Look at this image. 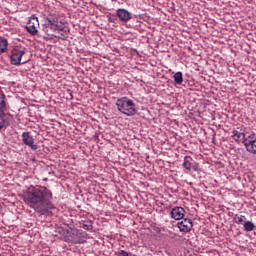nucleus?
I'll use <instances>...</instances> for the list:
<instances>
[{
    "instance_id": "nucleus-4",
    "label": "nucleus",
    "mask_w": 256,
    "mask_h": 256,
    "mask_svg": "<svg viewBox=\"0 0 256 256\" xmlns=\"http://www.w3.org/2000/svg\"><path fill=\"white\" fill-rule=\"evenodd\" d=\"M244 145L248 153H252V155H256V134H250L244 140Z\"/></svg>"
},
{
    "instance_id": "nucleus-13",
    "label": "nucleus",
    "mask_w": 256,
    "mask_h": 256,
    "mask_svg": "<svg viewBox=\"0 0 256 256\" xmlns=\"http://www.w3.org/2000/svg\"><path fill=\"white\" fill-rule=\"evenodd\" d=\"M9 123H11V116L7 114H0V129L9 127Z\"/></svg>"
},
{
    "instance_id": "nucleus-18",
    "label": "nucleus",
    "mask_w": 256,
    "mask_h": 256,
    "mask_svg": "<svg viewBox=\"0 0 256 256\" xmlns=\"http://www.w3.org/2000/svg\"><path fill=\"white\" fill-rule=\"evenodd\" d=\"M7 104L5 103V94L0 93V112L5 111Z\"/></svg>"
},
{
    "instance_id": "nucleus-9",
    "label": "nucleus",
    "mask_w": 256,
    "mask_h": 256,
    "mask_svg": "<svg viewBox=\"0 0 256 256\" xmlns=\"http://www.w3.org/2000/svg\"><path fill=\"white\" fill-rule=\"evenodd\" d=\"M178 228L181 233H189L193 229V221L191 219H183L181 222H178Z\"/></svg>"
},
{
    "instance_id": "nucleus-5",
    "label": "nucleus",
    "mask_w": 256,
    "mask_h": 256,
    "mask_svg": "<svg viewBox=\"0 0 256 256\" xmlns=\"http://www.w3.org/2000/svg\"><path fill=\"white\" fill-rule=\"evenodd\" d=\"M22 142L26 145V147H30L32 151H37L38 146L35 144V139L31 135V132L22 133Z\"/></svg>"
},
{
    "instance_id": "nucleus-16",
    "label": "nucleus",
    "mask_w": 256,
    "mask_h": 256,
    "mask_svg": "<svg viewBox=\"0 0 256 256\" xmlns=\"http://www.w3.org/2000/svg\"><path fill=\"white\" fill-rule=\"evenodd\" d=\"M173 77H174V83L176 85H181V83H183V73L182 72H176Z\"/></svg>"
},
{
    "instance_id": "nucleus-17",
    "label": "nucleus",
    "mask_w": 256,
    "mask_h": 256,
    "mask_svg": "<svg viewBox=\"0 0 256 256\" xmlns=\"http://www.w3.org/2000/svg\"><path fill=\"white\" fill-rule=\"evenodd\" d=\"M243 227H244V231L249 233L255 229V224L251 221H246V222H244Z\"/></svg>"
},
{
    "instance_id": "nucleus-11",
    "label": "nucleus",
    "mask_w": 256,
    "mask_h": 256,
    "mask_svg": "<svg viewBox=\"0 0 256 256\" xmlns=\"http://www.w3.org/2000/svg\"><path fill=\"white\" fill-rule=\"evenodd\" d=\"M116 15L120 19V21H123L124 23H127V21H131V19H133V16L131 15V12H129L126 9H123V8H119L116 11Z\"/></svg>"
},
{
    "instance_id": "nucleus-14",
    "label": "nucleus",
    "mask_w": 256,
    "mask_h": 256,
    "mask_svg": "<svg viewBox=\"0 0 256 256\" xmlns=\"http://www.w3.org/2000/svg\"><path fill=\"white\" fill-rule=\"evenodd\" d=\"M9 41L6 38L0 37V54L7 53Z\"/></svg>"
},
{
    "instance_id": "nucleus-19",
    "label": "nucleus",
    "mask_w": 256,
    "mask_h": 256,
    "mask_svg": "<svg viewBox=\"0 0 256 256\" xmlns=\"http://www.w3.org/2000/svg\"><path fill=\"white\" fill-rule=\"evenodd\" d=\"M82 228L86 231H91L93 229V225L91 224V222H88V224H83Z\"/></svg>"
},
{
    "instance_id": "nucleus-10",
    "label": "nucleus",
    "mask_w": 256,
    "mask_h": 256,
    "mask_svg": "<svg viewBox=\"0 0 256 256\" xmlns=\"http://www.w3.org/2000/svg\"><path fill=\"white\" fill-rule=\"evenodd\" d=\"M37 27H39V20L37 17H32L26 26L28 33H31V35H37Z\"/></svg>"
},
{
    "instance_id": "nucleus-6",
    "label": "nucleus",
    "mask_w": 256,
    "mask_h": 256,
    "mask_svg": "<svg viewBox=\"0 0 256 256\" xmlns=\"http://www.w3.org/2000/svg\"><path fill=\"white\" fill-rule=\"evenodd\" d=\"M170 217L175 221H181V219L185 218V208L181 206H176L172 208L170 212Z\"/></svg>"
},
{
    "instance_id": "nucleus-21",
    "label": "nucleus",
    "mask_w": 256,
    "mask_h": 256,
    "mask_svg": "<svg viewBox=\"0 0 256 256\" xmlns=\"http://www.w3.org/2000/svg\"><path fill=\"white\" fill-rule=\"evenodd\" d=\"M73 243H79V241H77V240H74V241H73Z\"/></svg>"
},
{
    "instance_id": "nucleus-7",
    "label": "nucleus",
    "mask_w": 256,
    "mask_h": 256,
    "mask_svg": "<svg viewBox=\"0 0 256 256\" xmlns=\"http://www.w3.org/2000/svg\"><path fill=\"white\" fill-rule=\"evenodd\" d=\"M23 55H25V50L14 49L11 54V64L12 65H21V59H23Z\"/></svg>"
},
{
    "instance_id": "nucleus-1",
    "label": "nucleus",
    "mask_w": 256,
    "mask_h": 256,
    "mask_svg": "<svg viewBox=\"0 0 256 256\" xmlns=\"http://www.w3.org/2000/svg\"><path fill=\"white\" fill-rule=\"evenodd\" d=\"M24 202L34 211L45 215L48 211L55 209L53 205V191L46 186H30L24 192Z\"/></svg>"
},
{
    "instance_id": "nucleus-2",
    "label": "nucleus",
    "mask_w": 256,
    "mask_h": 256,
    "mask_svg": "<svg viewBox=\"0 0 256 256\" xmlns=\"http://www.w3.org/2000/svg\"><path fill=\"white\" fill-rule=\"evenodd\" d=\"M43 31L48 37H59L55 33L64 36L69 33V27L65 26L62 22L59 24V14L50 13L46 17V23L43 25Z\"/></svg>"
},
{
    "instance_id": "nucleus-8",
    "label": "nucleus",
    "mask_w": 256,
    "mask_h": 256,
    "mask_svg": "<svg viewBox=\"0 0 256 256\" xmlns=\"http://www.w3.org/2000/svg\"><path fill=\"white\" fill-rule=\"evenodd\" d=\"M232 138L236 143H244L245 144V130L241 127H237L232 132Z\"/></svg>"
},
{
    "instance_id": "nucleus-22",
    "label": "nucleus",
    "mask_w": 256,
    "mask_h": 256,
    "mask_svg": "<svg viewBox=\"0 0 256 256\" xmlns=\"http://www.w3.org/2000/svg\"><path fill=\"white\" fill-rule=\"evenodd\" d=\"M22 63H27V60H24Z\"/></svg>"
},
{
    "instance_id": "nucleus-12",
    "label": "nucleus",
    "mask_w": 256,
    "mask_h": 256,
    "mask_svg": "<svg viewBox=\"0 0 256 256\" xmlns=\"http://www.w3.org/2000/svg\"><path fill=\"white\" fill-rule=\"evenodd\" d=\"M182 165L187 171H197L198 166L191 156H186Z\"/></svg>"
},
{
    "instance_id": "nucleus-15",
    "label": "nucleus",
    "mask_w": 256,
    "mask_h": 256,
    "mask_svg": "<svg viewBox=\"0 0 256 256\" xmlns=\"http://www.w3.org/2000/svg\"><path fill=\"white\" fill-rule=\"evenodd\" d=\"M233 219L236 225H242L247 217H245L244 215L235 214Z\"/></svg>"
},
{
    "instance_id": "nucleus-3",
    "label": "nucleus",
    "mask_w": 256,
    "mask_h": 256,
    "mask_svg": "<svg viewBox=\"0 0 256 256\" xmlns=\"http://www.w3.org/2000/svg\"><path fill=\"white\" fill-rule=\"evenodd\" d=\"M117 110L126 115V117H133L137 115V105L129 97H121L116 100Z\"/></svg>"
},
{
    "instance_id": "nucleus-20",
    "label": "nucleus",
    "mask_w": 256,
    "mask_h": 256,
    "mask_svg": "<svg viewBox=\"0 0 256 256\" xmlns=\"http://www.w3.org/2000/svg\"><path fill=\"white\" fill-rule=\"evenodd\" d=\"M118 256H129V253L127 251H125V250H120L118 252Z\"/></svg>"
}]
</instances>
